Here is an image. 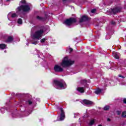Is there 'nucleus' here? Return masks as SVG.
Listing matches in <instances>:
<instances>
[{
    "label": "nucleus",
    "instance_id": "a878e982",
    "mask_svg": "<svg viewBox=\"0 0 126 126\" xmlns=\"http://www.w3.org/2000/svg\"><path fill=\"white\" fill-rule=\"evenodd\" d=\"M74 118L75 119L77 118V116L79 115V114H78V113H74Z\"/></svg>",
    "mask_w": 126,
    "mask_h": 126
},
{
    "label": "nucleus",
    "instance_id": "c756f323",
    "mask_svg": "<svg viewBox=\"0 0 126 126\" xmlns=\"http://www.w3.org/2000/svg\"><path fill=\"white\" fill-rule=\"evenodd\" d=\"M5 110V109H4V108H2L0 109V111H1V113H4Z\"/></svg>",
    "mask_w": 126,
    "mask_h": 126
},
{
    "label": "nucleus",
    "instance_id": "f704fd0d",
    "mask_svg": "<svg viewBox=\"0 0 126 126\" xmlns=\"http://www.w3.org/2000/svg\"><path fill=\"white\" fill-rule=\"evenodd\" d=\"M69 51H70V53L71 52V51L73 50L72 48H70L69 49Z\"/></svg>",
    "mask_w": 126,
    "mask_h": 126
},
{
    "label": "nucleus",
    "instance_id": "0eeeda50",
    "mask_svg": "<svg viewBox=\"0 0 126 126\" xmlns=\"http://www.w3.org/2000/svg\"><path fill=\"white\" fill-rule=\"evenodd\" d=\"M54 70L55 72H63V68L59 64H56L54 67Z\"/></svg>",
    "mask_w": 126,
    "mask_h": 126
},
{
    "label": "nucleus",
    "instance_id": "39448f33",
    "mask_svg": "<svg viewBox=\"0 0 126 126\" xmlns=\"http://www.w3.org/2000/svg\"><path fill=\"white\" fill-rule=\"evenodd\" d=\"M59 111L61 114L58 116L57 121H58V122H62V121H63V120H64L65 118V114H64V111L63 108H60L59 109Z\"/></svg>",
    "mask_w": 126,
    "mask_h": 126
},
{
    "label": "nucleus",
    "instance_id": "393cba45",
    "mask_svg": "<svg viewBox=\"0 0 126 126\" xmlns=\"http://www.w3.org/2000/svg\"><path fill=\"white\" fill-rule=\"evenodd\" d=\"M111 38V35L109 34H107L106 35V40H109V39H110Z\"/></svg>",
    "mask_w": 126,
    "mask_h": 126
},
{
    "label": "nucleus",
    "instance_id": "a19ab883",
    "mask_svg": "<svg viewBox=\"0 0 126 126\" xmlns=\"http://www.w3.org/2000/svg\"><path fill=\"white\" fill-rule=\"evenodd\" d=\"M81 119H82V118H81L80 120H81Z\"/></svg>",
    "mask_w": 126,
    "mask_h": 126
},
{
    "label": "nucleus",
    "instance_id": "58836bf2",
    "mask_svg": "<svg viewBox=\"0 0 126 126\" xmlns=\"http://www.w3.org/2000/svg\"><path fill=\"white\" fill-rule=\"evenodd\" d=\"M4 53H6V51H4Z\"/></svg>",
    "mask_w": 126,
    "mask_h": 126
},
{
    "label": "nucleus",
    "instance_id": "4c0bfd02",
    "mask_svg": "<svg viewBox=\"0 0 126 126\" xmlns=\"http://www.w3.org/2000/svg\"><path fill=\"white\" fill-rule=\"evenodd\" d=\"M27 46L29 45V43H27Z\"/></svg>",
    "mask_w": 126,
    "mask_h": 126
},
{
    "label": "nucleus",
    "instance_id": "2eb2a0df",
    "mask_svg": "<svg viewBox=\"0 0 126 126\" xmlns=\"http://www.w3.org/2000/svg\"><path fill=\"white\" fill-rule=\"evenodd\" d=\"M77 91H78V92H79V93H84V87H79L77 88Z\"/></svg>",
    "mask_w": 126,
    "mask_h": 126
},
{
    "label": "nucleus",
    "instance_id": "4be33fe9",
    "mask_svg": "<svg viewBox=\"0 0 126 126\" xmlns=\"http://www.w3.org/2000/svg\"><path fill=\"white\" fill-rule=\"evenodd\" d=\"M101 92H102V90L100 89H98L95 91V94H97V95L100 94Z\"/></svg>",
    "mask_w": 126,
    "mask_h": 126
},
{
    "label": "nucleus",
    "instance_id": "423d86ee",
    "mask_svg": "<svg viewBox=\"0 0 126 126\" xmlns=\"http://www.w3.org/2000/svg\"><path fill=\"white\" fill-rule=\"evenodd\" d=\"M76 22V19L75 18H71L70 19H66L63 22V24H65L66 26H70L72 23Z\"/></svg>",
    "mask_w": 126,
    "mask_h": 126
},
{
    "label": "nucleus",
    "instance_id": "cd10ccee",
    "mask_svg": "<svg viewBox=\"0 0 126 126\" xmlns=\"http://www.w3.org/2000/svg\"><path fill=\"white\" fill-rule=\"evenodd\" d=\"M27 104H29V105H31L32 104V101L31 100H29L27 101H26Z\"/></svg>",
    "mask_w": 126,
    "mask_h": 126
},
{
    "label": "nucleus",
    "instance_id": "e433bc0d",
    "mask_svg": "<svg viewBox=\"0 0 126 126\" xmlns=\"http://www.w3.org/2000/svg\"><path fill=\"white\" fill-rule=\"evenodd\" d=\"M83 81H84V82H85V84H86V80H84Z\"/></svg>",
    "mask_w": 126,
    "mask_h": 126
},
{
    "label": "nucleus",
    "instance_id": "20e7f679",
    "mask_svg": "<svg viewBox=\"0 0 126 126\" xmlns=\"http://www.w3.org/2000/svg\"><path fill=\"white\" fill-rule=\"evenodd\" d=\"M74 61H72L70 59H68V57H65L63 58L62 62L61 63V65L63 67H66V66H69L72 64H73Z\"/></svg>",
    "mask_w": 126,
    "mask_h": 126
},
{
    "label": "nucleus",
    "instance_id": "bb28decb",
    "mask_svg": "<svg viewBox=\"0 0 126 126\" xmlns=\"http://www.w3.org/2000/svg\"><path fill=\"white\" fill-rule=\"evenodd\" d=\"M118 77H120V78H122V79H124V78H125V77L123 75H122L121 74H119L118 75Z\"/></svg>",
    "mask_w": 126,
    "mask_h": 126
},
{
    "label": "nucleus",
    "instance_id": "f8f14e48",
    "mask_svg": "<svg viewBox=\"0 0 126 126\" xmlns=\"http://www.w3.org/2000/svg\"><path fill=\"white\" fill-rule=\"evenodd\" d=\"M111 11L112 13H113V14H116V13L121 12V8L117 7L111 9Z\"/></svg>",
    "mask_w": 126,
    "mask_h": 126
},
{
    "label": "nucleus",
    "instance_id": "aec40b11",
    "mask_svg": "<svg viewBox=\"0 0 126 126\" xmlns=\"http://www.w3.org/2000/svg\"><path fill=\"white\" fill-rule=\"evenodd\" d=\"M94 123H95V120L94 119H92L89 122H88V124L89 126H93V125H94Z\"/></svg>",
    "mask_w": 126,
    "mask_h": 126
},
{
    "label": "nucleus",
    "instance_id": "9b49d317",
    "mask_svg": "<svg viewBox=\"0 0 126 126\" xmlns=\"http://www.w3.org/2000/svg\"><path fill=\"white\" fill-rule=\"evenodd\" d=\"M88 20V17L86 15L82 16L80 19L79 22L82 23V22H85Z\"/></svg>",
    "mask_w": 126,
    "mask_h": 126
},
{
    "label": "nucleus",
    "instance_id": "5701e85b",
    "mask_svg": "<svg viewBox=\"0 0 126 126\" xmlns=\"http://www.w3.org/2000/svg\"><path fill=\"white\" fill-rule=\"evenodd\" d=\"M110 109V106H108V105H106L105 106H104L103 110H104V111H108V110Z\"/></svg>",
    "mask_w": 126,
    "mask_h": 126
},
{
    "label": "nucleus",
    "instance_id": "ea45409f",
    "mask_svg": "<svg viewBox=\"0 0 126 126\" xmlns=\"http://www.w3.org/2000/svg\"><path fill=\"white\" fill-rule=\"evenodd\" d=\"M98 126H102V125H98Z\"/></svg>",
    "mask_w": 126,
    "mask_h": 126
},
{
    "label": "nucleus",
    "instance_id": "6e6552de",
    "mask_svg": "<svg viewBox=\"0 0 126 126\" xmlns=\"http://www.w3.org/2000/svg\"><path fill=\"white\" fill-rule=\"evenodd\" d=\"M49 39V37L45 36L44 38L40 40V43L43 46H47L49 45V42H48V40Z\"/></svg>",
    "mask_w": 126,
    "mask_h": 126
},
{
    "label": "nucleus",
    "instance_id": "c9c22d12",
    "mask_svg": "<svg viewBox=\"0 0 126 126\" xmlns=\"http://www.w3.org/2000/svg\"><path fill=\"white\" fill-rule=\"evenodd\" d=\"M107 121H108V122H110V121H111V120L110 119V118H108Z\"/></svg>",
    "mask_w": 126,
    "mask_h": 126
},
{
    "label": "nucleus",
    "instance_id": "6ab92c4d",
    "mask_svg": "<svg viewBox=\"0 0 126 126\" xmlns=\"http://www.w3.org/2000/svg\"><path fill=\"white\" fill-rule=\"evenodd\" d=\"M36 19H37V20H39L40 21H45L46 20V19L45 18H43L39 16H37L36 17Z\"/></svg>",
    "mask_w": 126,
    "mask_h": 126
},
{
    "label": "nucleus",
    "instance_id": "ddd939ff",
    "mask_svg": "<svg viewBox=\"0 0 126 126\" xmlns=\"http://www.w3.org/2000/svg\"><path fill=\"white\" fill-rule=\"evenodd\" d=\"M10 0H5L3 1V0H0V5H3L4 3V5H8Z\"/></svg>",
    "mask_w": 126,
    "mask_h": 126
},
{
    "label": "nucleus",
    "instance_id": "a211bd4d",
    "mask_svg": "<svg viewBox=\"0 0 126 126\" xmlns=\"http://www.w3.org/2000/svg\"><path fill=\"white\" fill-rule=\"evenodd\" d=\"M37 55H38V57L40 58V59H42V60H43V53L40 52V51H39V50L37 51Z\"/></svg>",
    "mask_w": 126,
    "mask_h": 126
},
{
    "label": "nucleus",
    "instance_id": "dca6fc26",
    "mask_svg": "<svg viewBox=\"0 0 126 126\" xmlns=\"http://www.w3.org/2000/svg\"><path fill=\"white\" fill-rule=\"evenodd\" d=\"M13 41V37L12 36L8 37L7 40L5 41L6 43H11Z\"/></svg>",
    "mask_w": 126,
    "mask_h": 126
},
{
    "label": "nucleus",
    "instance_id": "4468645a",
    "mask_svg": "<svg viewBox=\"0 0 126 126\" xmlns=\"http://www.w3.org/2000/svg\"><path fill=\"white\" fill-rule=\"evenodd\" d=\"M112 55L114 58H115V59H116L117 60L120 59V56H121L120 53L115 52H113Z\"/></svg>",
    "mask_w": 126,
    "mask_h": 126
},
{
    "label": "nucleus",
    "instance_id": "7c9ffc66",
    "mask_svg": "<svg viewBox=\"0 0 126 126\" xmlns=\"http://www.w3.org/2000/svg\"><path fill=\"white\" fill-rule=\"evenodd\" d=\"M117 115H121V114H122V112H121V111H118L117 112Z\"/></svg>",
    "mask_w": 126,
    "mask_h": 126
},
{
    "label": "nucleus",
    "instance_id": "412c9836",
    "mask_svg": "<svg viewBox=\"0 0 126 126\" xmlns=\"http://www.w3.org/2000/svg\"><path fill=\"white\" fill-rule=\"evenodd\" d=\"M17 24L18 25H22L23 21H22V19L21 18H19L17 20Z\"/></svg>",
    "mask_w": 126,
    "mask_h": 126
},
{
    "label": "nucleus",
    "instance_id": "f03ea898",
    "mask_svg": "<svg viewBox=\"0 0 126 126\" xmlns=\"http://www.w3.org/2000/svg\"><path fill=\"white\" fill-rule=\"evenodd\" d=\"M21 3H22V5L18 7L16 10L17 13L19 14H21L23 12H27L30 10V7L27 4H26V1L23 0L20 1Z\"/></svg>",
    "mask_w": 126,
    "mask_h": 126
},
{
    "label": "nucleus",
    "instance_id": "2f4dec72",
    "mask_svg": "<svg viewBox=\"0 0 126 126\" xmlns=\"http://www.w3.org/2000/svg\"><path fill=\"white\" fill-rule=\"evenodd\" d=\"M50 43H53L54 42V40H53V38H50Z\"/></svg>",
    "mask_w": 126,
    "mask_h": 126
},
{
    "label": "nucleus",
    "instance_id": "9d476101",
    "mask_svg": "<svg viewBox=\"0 0 126 126\" xmlns=\"http://www.w3.org/2000/svg\"><path fill=\"white\" fill-rule=\"evenodd\" d=\"M82 104L85 106H87L88 105H92L93 104V102L90 100L84 99L82 101Z\"/></svg>",
    "mask_w": 126,
    "mask_h": 126
},
{
    "label": "nucleus",
    "instance_id": "72a5a7b5",
    "mask_svg": "<svg viewBox=\"0 0 126 126\" xmlns=\"http://www.w3.org/2000/svg\"><path fill=\"white\" fill-rule=\"evenodd\" d=\"M123 102H124V103H125V104H126V98H124V99Z\"/></svg>",
    "mask_w": 126,
    "mask_h": 126
},
{
    "label": "nucleus",
    "instance_id": "c85d7f7f",
    "mask_svg": "<svg viewBox=\"0 0 126 126\" xmlns=\"http://www.w3.org/2000/svg\"><path fill=\"white\" fill-rule=\"evenodd\" d=\"M91 12L92 13H94V12H96V9H93L91 11Z\"/></svg>",
    "mask_w": 126,
    "mask_h": 126
},
{
    "label": "nucleus",
    "instance_id": "7ed1b4c3",
    "mask_svg": "<svg viewBox=\"0 0 126 126\" xmlns=\"http://www.w3.org/2000/svg\"><path fill=\"white\" fill-rule=\"evenodd\" d=\"M54 84L57 89H65L66 88V84L63 80H55L54 81Z\"/></svg>",
    "mask_w": 126,
    "mask_h": 126
},
{
    "label": "nucleus",
    "instance_id": "473e14b6",
    "mask_svg": "<svg viewBox=\"0 0 126 126\" xmlns=\"http://www.w3.org/2000/svg\"><path fill=\"white\" fill-rule=\"evenodd\" d=\"M111 24H112V25H115V24H116V23L114 21L111 22Z\"/></svg>",
    "mask_w": 126,
    "mask_h": 126
},
{
    "label": "nucleus",
    "instance_id": "f3484780",
    "mask_svg": "<svg viewBox=\"0 0 126 126\" xmlns=\"http://www.w3.org/2000/svg\"><path fill=\"white\" fill-rule=\"evenodd\" d=\"M0 49L1 50H4V49H7V47L6 46V45H5V44H0Z\"/></svg>",
    "mask_w": 126,
    "mask_h": 126
},
{
    "label": "nucleus",
    "instance_id": "1a4fd4ad",
    "mask_svg": "<svg viewBox=\"0 0 126 126\" xmlns=\"http://www.w3.org/2000/svg\"><path fill=\"white\" fill-rule=\"evenodd\" d=\"M8 20H10V18H15V17H17V14L15 13H13L12 12L8 13L7 15Z\"/></svg>",
    "mask_w": 126,
    "mask_h": 126
},
{
    "label": "nucleus",
    "instance_id": "b1692460",
    "mask_svg": "<svg viewBox=\"0 0 126 126\" xmlns=\"http://www.w3.org/2000/svg\"><path fill=\"white\" fill-rule=\"evenodd\" d=\"M123 118H126V111H124L122 112V115Z\"/></svg>",
    "mask_w": 126,
    "mask_h": 126
},
{
    "label": "nucleus",
    "instance_id": "f257e3e1",
    "mask_svg": "<svg viewBox=\"0 0 126 126\" xmlns=\"http://www.w3.org/2000/svg\"><path fill=\"white\" fill-rule=\"evenodd\" d=\"M46 31V28L45 27H43L39 30L36 31L33 34H32V44L33 45H37L38 44V41L43 37V34H44V32Z\"/></svg>",
    "mask_w": 126,
    "mask_h": 126
}]
</instances>
